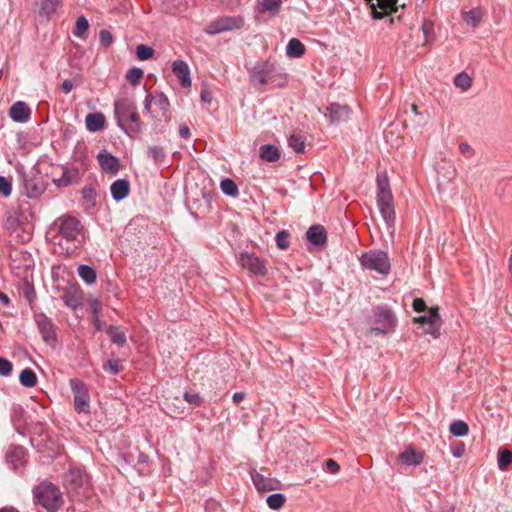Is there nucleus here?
Returning a JSON list of instances; mask_svg holds the SVG:
<instances>
[{"label": "nucleus", "instance_id": "nucleus-1", "mask_svg": "<svg viewBox=\"0 0 512 512\" xmlns=\"http://www.w3.org/2000/svg\"><path fill=\"white\" fill-rule=\"evenodd\" d=\"M54 228L57 232L55 241L62 245L63 241L71 244L66 248V253L70 254L73 249L78 247L84 239V227L81 222L73 216H61L54 221Z\"/></svg>", "mask_w": 512, "mask_h": 512}, {"label": "nucleus", "instance_id": "nucleus-2", "mask_svg": "<svg viewBox=\"0 0 512 512\" xmlns=\"http://www.w3.org/2000/svg\"><path fill=\"white\" fill-rule=\"evenodd\" d=\"M114 114L117 125L126 134L140 133L142 131L140 116L135 103L128 98H121L114 102Z\"/></svg>", "mask_w": 512, "mask_h": 512}, {"label": "nucleus", "instance_id": "nucleus-3", "mask_svg": "<svg viewBox=\"0 0 512 512\" xmlns=\"http://www.w3.org/2000/svg\"><path fill=\"white\" fill-rule=\"evenodd\" d=\"M377 206L387 225H393L395 221V210L393 195L390 189L388 178L385 174L377 175Z\"/></svg>", "mask_w": 512, "mask_h": 512}, {"label": "nucleus", "instance_id": "nucleus-4", "mask_svg": "<svg viewBox=\"0 0 512 512\" xmlns=\"http://www.w3.org/2000/svg\"><path fill=\"white\" fill-rule=\"evenodd\" d=\"M34 497L48 512H56L63 503L62 493L54 484L42 482L34 488Z\"/></svg>", "mask_w": 512, "mask_h": 512}, {"label": "nucleus", "instance_id": "nucleus-5", "mask_svg": "<svg viewBox=\"0 0 512 512\" xmlns=\"http://www.w3.org/2000/svg\"><path fill=\"white\" fill-rule=\"evenodd\" d=\"M170 103L163 93L147 94L144 100V112L152 118L163 117L168 119Z\"/></svg>", "mask_w": 512, "mask_h": 512}, {"label": "nucleus", "instance_id": "nucleus-6", "mask_svg": "<svg viewBox=\"0 0 512 512\" xmlns=\"http://www.w3.org/2000/svg\"><path fill=\"white\" fill-rule=\"evenodd\" d=\"M361 264L369 270H375L380 274L387 275L390 271V261L383 251L372 250L361 256Z\"/></svg>", "mask_w": 512, "mask_h": 512}, {"label": "nucleus", "instance_id": "nucleus-7", "mask_svg": "<svg viewBox=\"0 0 512 512\" xmlns=\"http://www.w3.org/2000/svg\"><path fill=\"white\" fill-rule=\"evenodd\" d=\"M74 398V408L77 413H88L90 410V396L85 384L78 379L69 381Z\"/></svg>", "mask_w": 512, "mask_h": 512}, {"label": "nucleus", "instance_id": "nucleus-8", "mask_svg": "<svg viewBox=\"0 0 512 512\" xmlns=\"http://www.w3.org/2000/svg\"><path fill=\"white\" fill-rule=\"evenodd\" d=\"M244 25V19L241 16L231 17L225 16L221 17L204 28V31L207 34L215 35L222 32L232 31L235 29H239Z\"/></svg>", "mask_w": 512, "mask_h": 512}, {"label": "nucleus", "instance_id": "nucleus-9", "mask_svg": "<svg viewBox=\"0 0 512 512\" xmlns=\"http://www.w3.org/2000/svg\"><path fill=\"white\" fill-rule=\"evenodd\" d=\"M17 171L21 178L24 194L28 198H37L45 191L46 185L41 177L31 176L23 168H18Z\"/></svg>", "mask_w": 512, "mask_h": 512}, {"label": "nucleus", "instance_id": "nucleus-10", "mask_svg": "<svg viewBox=\"0 0 512 512\" xmlns=\"http://www.w3.org/2000/svg\"><path fill=\"white\" fill-rule=\"evenodd\" d=\"M413 321L420 325H429L425 330V333L433 336L434 338L439 337L443 321L440 317L438 306L429 308L428 315L415 317Z\"/></svg>", "mask_w": 512, "mask_h": 512}, {"label": "nucleus", "instance_id": "nucleus-11", "mask_svg": "<svg viewBox=\"0 0 512 512\" xmlns=\"http://www.w3.org/2000/svg\"><path fill=\"white\" fill-rule=\"evenodd\" d=\"M35 322L44 342L49 345H54L57 340V336L56 327L52 320L45 314L39 313L35 315Z\"/></svg>", "mask_w": 512, "mask_h": 512}, {"label": "nucleus", "instance_id": "nucleus-12", "mask_svg": "<svg viewBox=\"0 0 512 512\" xmlns=\"http://www.w3.org/2000/svg\"><path fill=\"white\" fill-rule=\"evenodd\" d=\"M372 10L375 19H382L397 11L398 0H365Z\"/></svg>", "mask_w": 512, "mask_h": 512}, {"label": "nucleus", "instance_id": "nucleus-13", "mask_svg": "<svg viewBox=\"0 0 512 512\" xmlns=\"http://www.w3.org/2000/svg\"><path fill=\"white\" fill-rule=\"evenodd\" d=\"M239 264L255 275H265L266 265L263 260L248 252L242 253L239 257Z\"/></svg>", "mask_w": 512, "mask_h": 512}, {"label": "nucleus", "instance_id": "nucleus-14", "mask_svg": "<svg viewBox=\"0 0 512 512\" xmlns=\"http://www.w3.org/2000/svg\"><path fill=\"white\" fill-rule=\"evenodd\" d=\"M172 71L182 87L187 88L191 86L190 68L184 60H175L172 63Z\"/></svg>", "mask_w": 512, "mask_h": 512}, {"label": "nucleus", "instance_id": "nucleus-15", "mask_svg": "<svg viewBox=\"0 0 512 512\" xmlns=\"http://www.w3.org/2000/svg\"><path fill=\"white\" fill-rule=\"evenodd\" d=\"M282 0H258L256 5V18L261 19L266 13L270 16L278 14Z\"/></svg>", "mask_w": 512, "mask_h": 512}, {"label": "nucleus", "instance_id": "nucleus-16", "mask_svg": "<svg viewBox=\"0 0 512 512\" xmlns=\"http://www.w3.org/2000/svg\"><path fill=\"white\" fill-rule=\"evenodd\" d=\"M271 65L265 63L255 66L250 71V79L255 86L262 85L271 79Z\"/></svg>", "mask_w": 512, "mask_h": 512}, {"label": "nucleus", "instance_id": "nucleus-17", "mask_svg": "<svg viewBox=\"0 0 512 512\" xmlns=\"http://www.w3.org/2000/svg\"><path fill=\"white\" fill-rule=\"evenodd\" d=\"M327 110L328 114H325V116L329 118L331 123L344 122L349 119L350 109L347 105L333 103L327 108Z\"/></svg>", "mask_w": 512, "mask_h": 512}, {"label": "nucleus", "instance_id": "nucleus-18", "mask_svg": "<svg viewBox=\"0 0 512 512\" xmlns=\"http://www.w3.org/2000/svg\"><path fill=\"white\" fill-rule=\"evenodd\" d=\"M310 135L308 131L303 129H295L290 134V148L296 153H304Z\"/></svg>", "mask_w": 512, "mask_h": 512}, {"label": "nucleus", "instance_id": "nucleus-19", "mask_svg": "<svg viewBox=\"0 0 512 512\" xmlns=\"http://www.w3.org/2000/svg\"><path fill=\"white\" fill-rule=\"evenodd\" d=\"M30 115V108L22 101L15 102L9 110V116L15 122L25 123L30 119Z\"/></svg>", "mask_w": 512, "mask_h": 512}, {"label": "nucleus", "instance_id": "nucleus-20", "mask_svg": "<svg viewBox=\"0 0 512 512\" xmlns=\"http://www.w3.org/2000/svg\"><path fill=\"white\" fill-rule=\"evenodd\" d=\"M6 461L13 469L22 467L26 461V452L23 447L12 446L6 453Z\"/></svg>", "mask_w": 512, "mask_h": 512}, {"label": "nucleus", "instance_id": "nucleus-21", "mask_svg": "<svg viewBox=\"0 0 512 512\" xmlns=\"http://www.w3.org/2000/svg\"><path fill=\"white\" fill-rule=\"evenodd\" d=\"M424 459V453L421 451L415 450L413 447H407L404 451H402L398 460L406 466L411 465H419Z\"/></svg>", "mask_w": 512, "mask_h": 512}, {"label": "nucleus", "instance_id": "nucleus-22", "mask_svg": "<svg viewBox=\"0 0 512 512\" xmlns=\"http://www.w3.org/2000/svg\"><path fill=\"white\" fill-rule=\"evenodd\" d=\"M307 240L316 246H323L327 241V233L323 226L314 225L311 226L306 232Z\"/></svg>", "mask_w": 512, "mask_h": 512}, {"label": "nucleus", "instance_id": "nucleus-23", "mask_svg": "<svg viewBox=\"0 0 512 512\" xmlns=\"http://www.w3.org/2000/svg\"><path fill=\"white\" fill-rule=\"evenodd\" d=\"M97 159L101 168L108 173H116L119 169L118 159L106 151H102L98 154Z\"/></svg>", "mask_w": 512, "mask_h": 512}, {"label": "nucleus", "instance_id": "nucleus-24", "mask_svg": "<svg viewBox=\"0 0 512 512\" xmlns=\"http://www.w3.org/2000/svg\"><path fill=\"white\" fill-rule=\"evenodd\" d=\"M130 191L129 182L126 179H118L110 186L111 196L115 201H121L126 198Z\"/></svg>", "mask_w": 512, "mask_h": 512}, {"label": "nucleus", "instance_id": "nucleus-25", "mask_svg": "<svg viewBox=\"0 0 512 512\" xmlns=\"http://www.w3.org/2000/svg\"><path fill=\"white\" fill-rule=\"evenodd\" d=\"M86 128L90 132H97L104 128L105 116L100 113H89L85 118Z\"/></svg>", "mask_w": 512, "mask_h": 512}, {"label": "nucleus", "instance_id": "nucleus-26", "mask_svg": "<svg viewBox=\"0 0 512 512\" xmlns=\"http://www.w3.org/2000/svg\"><path fill=\"white\" fill-rule=\"evenodd\" d=\"M376 321L390 330H393L396 324V318L391 310L379 308L375 314Z\"/></svg>", "mask_w": 512, "mask_h": 512}, {"label": "nucleus", "instance_id": "nucleus-27", "mask_svg": "<svg viewBox=\"0 0 512 512\" xmlns=\"http://www.w3.org/2000/svg\"><path fill=\"white\" fill-rule=\"evenodd\" d=\"M484 16V10L480 7L473 8L469 11L463 12V19L467 25L477 27Z\"/></svg>", "mask_w": 512, "mask_h": 512}, {"label": "nucleus", "instance_id": "nucleus-28", "mask_svg": "<svg viewBox=\"0 0 512 512\" xmlns=\"http://www.w3.org/2000/svg\"><path fill=\"white\" fill-rule=\"evenodd\" d=\"M106 333L110 336L111 341L119 347H123L126 343V332L124 329L110 325Z\"/></svg>", "mask_w": 512, "mask_h": 512}, {"label": "nucleus", "instance_id": "nucleus-29", "mask_svg": "<svg viewBox=\"0 0 512 512\" xmlns=\"http://www.w3.org/2000/svg\"><path fill=\"white\" fill-rule=\"evenodd\" d=\"M260 157L261 159L268 161V162H274L279 159L280 152L277 147L270 144H265L260 147Z\"/></svg>", "mask_w": 512, "mask_h": 512}, {"label": "nucleus", "instance_id": "nucleus-30", "mask_svg": "<svg viewBox=\"0 0 512 512\" xmlns=\"http://www.w3.org/2000/svg\"><path fill=\"white\" fill-rule=\"evenodd\" d=\"M19 381L24 387H34L37 384V376L31 368H25L19 375Z\"/></svg>", "mask_w": 512, "mask_h": 512}, {"label": "nucleus", "instance_id": "nucleus-31", "mask_svg": "<svg viewBox=\"0 0 512 512\" xmlns=\"http://www.w3.org/2000/svg\"><path fill=\"white\" fill-rule=\"evenodd\" d=\"M79 277L87 284H93L96 281L95 270L88 265H80L77 269Z\"/></svg>", "mask_w": 512, "mask_h": 512}, {"label": "nucleus", "instance_id": "nucleus-32", "mask_svg": "<svg viewBox=\"0 0 512 512\" xmlns=\"http://www.w3.org/2000/svg\"><path fill=\"white\" fill-rule=\"evenodd\" d=\"M89 23L85 16H79L76 20L73 34L76 37L83 38L88 30Z\"/></svg>", "mask_w": 512, "mask_h": 512}, {"label": "nucleus", "instance_id": "nucleus-33", "mask_svg": "<svg viewBox=\"0 0 512 512\" xmlns=\"http://www.w3.org/2000/svg\"><path fill=\"white\" fill-rule=\"evenodd\" d=\"M251 478L258 491H266L272 489V487L267 483L265 477L257 471L253 470L251 472Z\"/></svg>", "mask_w": 512, "mask_h": 512}, {"label": "nucleus", "instance_id": "nucleus-34", "mask_svg": "<svg viewBox=\"0 0 512 512\" xmlns=\"http://www.w3.org/2000/svg\"><path fill=\"white\" fill-rule=\"evenodd\" d=\"M220 187L222 192L228 196L236 197L238 195L237 184L232 179H223L221 181Z\"/></svg>", "mask_w": 512, "mask_h": 512}, {"label": "nucleus", "instance_id": "nucleus-35", "mask_svg": "<svg viewBox=\"0 0 512 512\" xmlns=\"http://www.w3.org/2000/svg\"><path fill=\"white\" fill-rule=\"evenodd\" d=\"M512 463V452L507 449L500 450L498 453V467L500 470H507Z\"/></svg>", "mask_w": 512, "mask_h": 512}, {"label": "nucleus", "instance_id": "nucleus-36", "mask_svg": "<svg viewBox=\"0 0 512 512\" xmlns=\"http://www.w3.org/2000/svg\"><path fill=\"white\" fill-rule=\"evenodd\" d=\"M306 51L304 44L297 38L290 39V57H301Z\"/></svg>", "mask_w": 512, "mask_h": 512}, {"label": "nucleus", "instance_id": "nucleus-37", "mask_svg": "<svg viewBox=\"0 0 512 512\" xmlns=\"http://www.w3.org/2000/svg\"><path fill=\"white\" fill-rule=\"evenodd\" d=\"M286 497L281 493H274L267 497V505L271 509H279L285 503Z\"/></svg>", "mask_w": 512, "mask_h": 512}, {"label": "nucleus", "instance_id": "nucleus-38", "mask_svg": "<svg viewBox=\"0 0 512 512\" xmlns=\"http://www.w3.org/2000/svg\"><path fill=\"white\" fill-rule=\"evenodd\" d=\"M469 431L467 423L464 421H454L450 425V432L457 437L465 436Z\"/></svg>", "mask_w": 512, "mask_h": 512}, {"label": "nucleus", "instance_id": "nucleus-39", "mask_svg": "<svg viewBox=\"0 0 512 512\" xmlns=\"http://www.w3.org/2000/svg\"><path fill=\"white\" fill-rule=\"evenodd\" d=\"M454 84L462 90H467L471 87L472 80L467 73L461 72L454 78Z\"/></svg>", "mask_w": 512, "mask_h": 512}, {"label": "nucleus", "instance_id": "nucleus-40", "mask_svg": "<svg viewBox=\"0 0 512 512\" xmlns=\"http://www.w3.org/2000/svg\"><path fill=\"white\" fill-rule=\"evenodd\" d=\"M148 156L153 159L155 163H162L166 157L164 149L160 146L150 147L148 150Z\"/></svg>", "mask_w": 512, "mask_h": 512}, {"label": "nucleus", "instance_id": "nucleus-41", "mask_svg": "<svg viewBox=\"0 0 512 512\" xmlns=\"http://www.w3.org/2000/svg\"><path fill=\"white\" fill-rule=\"evenodd\" d=\"M136 54L139 60L145 61L152 58L154 50L144 44H140L136 47Z\"/></svg>", "mask_w": 512, "mask_h": 512}, {"label": "nucleus", "instance_id": "nucleus-42", "mask_svg": "<svg viewBox=\"0 0 512 512\" xmlns=\"http://www.w3.org/2000/svg\"><path fill=\"white\" fill-rule=\"evenodd\" d=\"M143 77V70L140 68H132L130 69L126 74L127 81L132 84L136 85L140 82V80Z\"/></svg>", "mask_w": 512, "mask_h": 512}, {"label": "nucleus", "instance_id": "nucleus-43", "mask_svg": "<svg viewBox=\"0 0 512 512\" xmlns=\"http://www.w3.org/2000/svg\"><path fill=\"white\" fill-rule=\"evenodd\" d=\"M11 192H12L11 181L4 176H0V195H2L4 197H8L11 195Z\"/></svg>", "mask_w": 512, "mask_h": 512}, {"label": "nucleus", "instance_id": "nucleus-44", "mask_svg": "<svg viewBox=\"0 0 512 512\" xmlns=\"http://www.w3.org/2000/svg\"><path fill=\"white\" fill-rule=\"evenodd\" d=\"M275 240H276L277 246L280 249L288 248V233L286 230H282V231L278 232L275 237Z\"/></svg>", "mask_w": 512, "mask_h": 512}, {"label": "nucleus", "instance_id": "nucleus-45", "mask_svg": "<svg viewBox=\"0 0 512 512\" xmlns=\"http://www.w3.org/2000/svg\"><path fill=\"white\" fill-rule=\"evenodd\" d=\"M12 363L5 358L0 357V376H9L12 372Z\"/></svg>", "mask_w": 512, "mask_h": 512}, {"label": "nucleus", "instance_id": "nucleus-46", "mask_svg": "<svg viewBox=\"0 0 512 512\" xmlns=\"http://www.w3.org/2000/svg\"><path fill=\"white\" fill-rule=\"evenodd\" d=\"M122 369L120 362L116 359H110L106 365L104 366V370L111 372L112 374H117Z\"/></svg>", "mask_w": 512, "mask_h": 512}, {"label": "nucleus", "instance_id": "nucleus-47", "mask_svg": "<svg viewBox=\"0 0 512 512\" xmlns=\"http://www.w3.org/2000/svg\"><path fill=\"white\" fill-rule=\"evenodd\" d=\"M99 36L102 46L109 47L113 43V36L108 30H101Z\"/></svg>", "mask_w": 512, "mask_h": 512}, {"label": "nucleus", "instance_id": "nucleus-48", "mask_svg": "<svg viewBox=\"0 0 512 512\" xmlns=\"http://www.w3.org/2000/svg\"><path fill=\"white\" fill-rule=\"evenodd\" d=\"M465 451H466V448H465L464 443H462V442H457L451 448V452H452L453 456L456 458H461L465 454Z\"/></svg>", "mask_w": 512, "mask_h": 512}, {"label": "nucleus", "instance_id": "nucleus-49", "mask_svg": "<svg viewBox=\"0 0 512 512\" xmlns=\"http://www.w3.org/2000/svg\"><path fill=\"white\" fill-rule=\"evenodd\" d=\"M185 400L192 405H199L201 403V397L197 393L186 392L184 394Z\"/></svg>", "mask_w": 512, "mask_h": 512}, {"label": "nucleus", "instance_id": "nucleus-50", "mask_svg": "<svg viewBox=\"0 0 512 512\" xmlns=\"http://www.w3.org/2000/svg\"><path fill=\"white\" fill-rule=\"evenodd\" d=\"M412 307L416 312H424L427 309V305L422 298H416L413 300Z\"/></svg>", "mask_w": 512, "mask_h": 512}, {"label": "nucleus", "instance_id": "nucleus-51", "mask_svg": "<svg viewBox=\"0 0 512 512\" xmlns=\"http://www.w3.org/2000/svg\"><path fill=\"white\" fill-rule=\"evenodd\" d=\"M422 31L426 38V43L429 41L430 35L433 33V23L425 20L422 24Z\"/></svg>", "mask_w": 512, "mask_h": 512}, {"label": "nucleus", "instance_id": "nucleus-52", "mask_svg": "<svg viewBox=\"0 0 512 512\" xmlns=\"http://www.w3.org/2000/svg\"><path fill=\"white\" fill-rule=\"evenodd\" d=\"M57 0H43L41 10L45 13H50L55 9Z\"/></svg>", "mask_w": 512, "mask_h": 512}, {"label": "nucleus", "instance_id": "nucleus-53", "mask_svg": "<svg viewBox=\"0 0 512 512\" xmlns=\"http://www.w3.org/2000/svg\"><path fill=\"white\" fill-rule=\"evenodd\" d=\"M326 469L328 472L335 474L340 470L339 464L333 459H328L326 461Z\"/></svg>", "mask_w": 512, "mask_h": 512}, {"label": "nucleus", "instance_id": "nucleus-54", "mask_svg": "<svg viewBox=\"0 0 512 512\" xmlns=\"http://www.w3.org/2000/svg\"><path fill=\"white\" fill-rule=\"evenodd\" d=\"M391 330L388 329L387 327L385 326H380V327H373L370 329L369 333L371 335H374V336H379V335H385L387 333H389Z\"/></svg>", "mask_w": 512, "mask_h": 512}, {"label": "nucleus", "instance_id": "nucleus-55", "mask_svg": "<svg viewBox=\"0 0 512 512\" xmlns=\"http://www.w3.org/2000/svg\"><path fill=\"white\" fill-rule=\"evenodd\" d=\"M73 82L71 80H65L62 83V90L64 93H69L73 89Z\"/></svg>", "mask_w": 512, "mask_h": 512}, {"label": "nucleus", "instance_id": "nucleus-56", "mask_svg": "<svg viewBox=\"0 0 512 512\" xmlns=\"http://www.w3.org/2000/svg\"><path fill=\"white\" fill-rule=\"evenodd\" d=\"M179 134L182 138L187 139L190 136V129L186 125H182L179 128Z\"/></svg>", "mask_w": 512, "mask_h": 512}, {"label": "nucleus", "instance_id": "nucleus-57", "mask_svg": "<svg viewBox=\"0 0 512 512\" xmlns=\"http://www.w3.org/2000/svg\"><path fill=\"white\" fill-rule=\"evenodd\" d=\"M245 393L244 392H235L232 396V399L234 403H240L242 400L245 399Z\"/></svg>", "mask_w": 512, "mask_h": 512}, {"label": "nucleus", "instance_id": "nucleus-58", "mask_svg": "<svg viewBox=\"0 0 512 512\" xmlns=\"http://www.w3.org/2000/svg\"><path fill=\"white\" fill-rule=\"evenodd\" d=\"M63 299H64L65 304H66L67 306H69V307L75 308V307L78 305V304H77V302H76V300H74V299H73V298H71V297L64 296V297H63Z\"/></svg>", "mask_w": 512, "mask_h": 512}, {"label": "nucleus", "instance_id": "nucleus-59", "mask_svg": "<svg viewBox=\"0 0 512 512\" xmlns=\"http://www.w3.org/2000/svg\"><path fill=\"white\" fill-rule=\"evenodd\" d=\"M90 306L92 308L93 316L98 315V309H99L98 301L97 300L91 301Z\"/></svg>", "mask_w": 512, "mask_h": 512}, {"label": "nucleus", "instance_id": "nucleus-60", "mask_svg": "<svg viewBox=\"0 0 512 512\" xmlns=\"http://www.w3.org/2000/svg\"><path fill=\"white\" fill-rule=\"evenodd\" d=\"M93 325H94L96 330H101L102 329V323H101L98 315L93 316Z\"/></svg>", "mask_w": 512, "mask_h": 512}, {"label": "nucleus", "instance_id": "nucleus-61", "mask_svg": "<svg viewBox=\"0 0 512 512\" xmlns=\"http://www.w3.org/2000/svg\"><path fill=\"white\" fill-rule=\"evenodd\" d=\"M0 300L5 304V305H8L9 304V297L0 291Z\"/></svg>", "mask_w": 512, "mask_h": 512}, {"label": "nucleus", "instance_id": "nucleus-62", "mask_svg": "<svg viewBox=\"0 0 512 512\" xmlns=\"http://www.w3.org/2000/svg\"><path fill=\"white\" fill-rule=\"evenodd\" d=\"M459 149L462 153H466L469 151L470 147L468 144L466 143H461L460 146H459Z\"/></svg>", "mask_w": 512, "mask_h": 512}, {"label": "nucleus", "instance_id": "nucleus-63", "mask_svg": "<svg viewBox=\"0 0 512 512\" xmlns=\"http://www.w3.org/2000/svg\"><path fill=\"white\" fill-rule=\"evenodd\" d=\"M201 100H202L203 102H210V95H209V93H207V92H202V93H201Z\"/></svg>", "mask_w": 512, "mask_h": 512}, {"label": "nucleus", "instance_id": "nucleus-64", "mask_svg": "<svg viewBox=\"0 0 512 512\" xmlns=\"http://www.w3.org/2000/svg\"><path fill=\"white\" fill-rule=\"evenodd\" d=\"M0 512H18V510L13 507H3L0 508Z\"/></svg>", "mask_w": 512, "mask_h": 512}]
</instances>
